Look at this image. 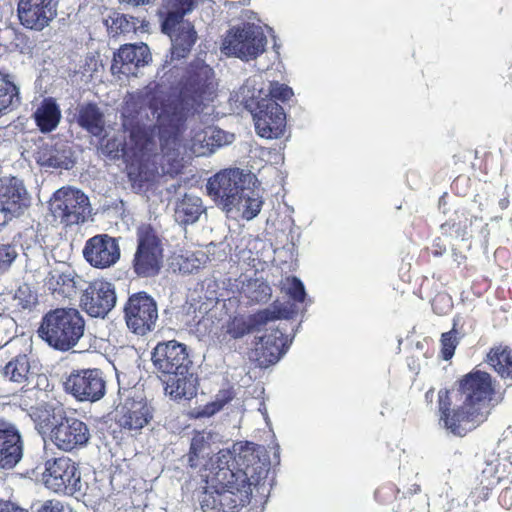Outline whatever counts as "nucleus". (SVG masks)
I'll use <instances>...</instances> for the list:
<instances>
[{
  "label": "nucleus",
  "instance_id": "603ef678",
  "mask_svg": "<svg viewBox=\"0 0 512 512\" xmlns=\"http://www.w3.org/2000/svg\"><path fill=\"white\" fill-rule=\"evenodd\" d=\"M489 490L490 488L488 486H483L480 488H476L472 493V497H474L476 494H478L477 498L479 500H486L489 496Z\"/></svg>",
  "mask_w": 512,
  "mask_h": 512
},
{
  "label": "nucleus",
  "instance_id": "5701e85b",
  "mask_svg": "<svg viewBox=\"0 0 512 512\" xmlns=\"http://www.w3.org/2000/svg\"><path fill=\"white\" fill-rule=\"evenodd\" d=\"M36 162L41 166L70 169L73 166L69 145L61 140H39L34 152Z\"/></svg>",
  "mask_w": 512,
  "mask_h": 512
},
{
  "label": "nucleus",
  "instance_id": "f03ea898",
  "mask_svg": "<svg viewBox=\"0 0 512 512\" xmlns=\"http://www.w3.org/2000/svg\"><path fill=\"white\" fill-rule=\"evenodd\" d=\"M270 462L265 448L253 443H236L221 449L205 465L207 488L200 497L203 512H237L247 505L252 487L267 477Z\"/></svg>",
  "mask_w": 512,
  "mask_h": 512
},
{
  "label": "nucleus",
  "instance_id": "ea45409f",
  "mask_svg": "<svg viewBox=\"0 0 512 512\" xmlns=\"http://www.w3.org/2000/svg\"><path fill=\"white\" fill-rule=\"evenodd\" d=\"M39 392L40 391L34 389L30 390L28 391V395H26V397L31 398L32 396H37ZM20 405L24 410L28 411L29 416L39 429H43L48 426V422L50 420V411L46 407H43L42 405H29L25 400V396H22Z\"/></svg>",
  "mask_w": 512,
  "mask_h": 512
},
{
  "label": "nucleus",
  "instance_id": "a878e982",
  "mask_svg": "<svg viewBox=\"0 0 512 512\" xmlns=\"http://www.w3.org/2000/svg\"><path fill=\"white\" fill-rule=\"evenodd\" d=\"M154 409L143 397L128 398L120 409L119 425L130 431H140L153 418Z\"/></svg>",
  "mask_w": 512,
  "mask_h": 512
},
{
  "label": "nucleus",
  "instance_id": "7c9ffc66",
  "mask_svg": "<svg viewBox=\"0 0 512 512\" xmlns=\"http://www.w3.org/2000/svg\"><path fill=\"white\" fill-rule=\"evenodd\" d=\"M4 378L21 386L28 385L34 378L30 360L26 354L13 357L2 370Z\"/></svg>",
  "mask_w": 512,
  "mask_h": 512
},
{
  "label": "nucleus",
  "instance_id": "79ce46f5",
  "mask_svg": "<svg viewBox=\"0 0 512 512\" xmlns=\"http://www.w3.org/2000/svg\"><path fill=\"white\" fill-rule=\"evenodd\" d=\"M456 323L454 322L453 328L441 335V354L444 360H450L459 344L458 331L456 330Z\"/></svg>",
  "mask_w": 512,
  "mask_h": 512
},
{
  "label": "nucleus",
  "instance_id": "39448f33",
  "mask_svg": "<svg viewBox=\"0 0 512 512\" xmlns=\"http://www.w3.org/2000/svg\"><path fill=\"white\" fill-rule=\"evenodd\" d=\"M250 86L247 82L238 93L237 100L250 110L257 134L266 139H274L283 135L286 127V114L281 105L267 97L249 96ZM263 91H259V95Z\"/></svg>",
  "mask_w": 512,
  "mask_h": 512
},
{
  "label": "nucleus",
  "instance_id": "ddd939ff",
  "mask_svg": "<svg viewBox=\"0 0 512 512\" xmlns=\"http://www.w3.org/2000/svg\"><path fill=\"white\" fill-rule=\"evenodd\" d=\"M254 179L251 172L239 168L224 169L208 180V194L223 209L224 204L233 203L234 197Z\"/></svg>",
  "mask_w": 512,
  "mask_h": 512
},
{
  "label": "nucleus",
  "instance_id": "423d86ee",
  "mask_svg": "<svg viewBox=\"0 0 512 512\" xmlns=\"http://www.w3.org/2000/svg\"><path fill=\"white\" fill-rule=\"evenodd\" d=\"M267 43V37L260 25L243 23L227 31L221 51L227 56L250 61L265 52Z\"/></svg>",
  "mask_w": 512,
  "mask_h": 512
},
{
  "label": "nucleus",
  "instance_id": "c756f323",
  "mask_svg": "<svg viewBox=\"0 0 512 512\" xmlns=\"http://www.w3.org/2000/svg\"><path fill=\"white\" fill-rule=\"evenodd\" d=\"M105 24L112 36L144 33L149 25L144 18L128 16L118 12L109 15Z\"/></svg>",
  "mask_w": 512,
  "mask_h": 512
},
{
  "label": "nucleus",
  "instance_id": "864d4df0",
  "mask_svg": "<svg viewBox=\"0 0 512 512\" xmlns=\"http://www.w3.org/2000/svg\"><path fill=\"white\" fill-rule=\"evenodd\" d=\"M509 205V200L507 198L500 199L499 206L502 210L506 209Z\"/></svg>",
  "mask_w": 512,
  "mask_h": 512
},
{
  "label": "nucleus",
  "instance_id": "393cba45",
  "mask_svg": "<svg viewBox=\"0 0 512 512\" xmlns=\"http://www.w3.org/2000/svg\"><path fill=\"white\" fill-rule=\"evenodd\" d=\"M135 6L148 4L151 0H119ZM199 0H159L158 15L162 20V31H169L184 21L193 12Z\"/></svg>",
  "mask_w": 512,
  "mask_h": 512
},
{
  "label": "nucleus",
  "instance_id": "9b49d317",
  "mask_svg": "<svg viewBox=\"0 0 512 512\" xmlns=\"http://www.w3.org/2000/svg\"><path fill=\"white\" fill-rule=\"evenodd\" d=\"M137 249L133 259L134 271L138 276L155 275L162 262L161 241L149 225H142L137 230Z\"/></svg>",
  "mask_w": 512,
  "mask_h": 512
},
{
  "label": "nucleus",
  "instance_id": "49530a36",
  "mask_svg": "<svg viewBox=\"0 0 512 512\" xmlns=\"http://www.w3.org/2000/svg\"><path fill=\"white\" fill-rule=\"evenodd\" d=\"M205 259L206 256L203 252L191 254L190 256H187L182 263H180V270L185 273H191L194 270L199 269L205 262Z\"/></svg>",
  "mask_w": 512,
  "mask_h": 512
},
{
  "label": "nucleus",
  "instance_id": "6e6552de",
  "mask_svg": "<svg viewBox=\"0 0 512 512\" xmlns=\"http://www.w3.org/2000/svg\"><path fill=\"white\" fill-rule=\"evenodd\" d=\"M293 309L289 303L274 302L271 306L252 315H236L223 327V340L228 336L231 339H240L252 331H258L262 326L278 319H288Z\"/></svg>",
  "mask_w": 512,
  "mask_h": 512
},
{
  "label": "nucleus",
  "instance_id": "a211bd4d",
  "mask_svg": "<svg viewBox=\"0 0 512 512\" xmlns=\"http://www.w3.org/2000/svg\"><path fill=\"white\" fill-rule=\"evenodd\" d=\"M116 293L112 283L96 280L84 290L80 303L88 315L104 318L116 304Z\"/></svg>",
  "mask_w": 512,
  "mask_h": 512
},
{
  "label": "nucleus",
  "instance_id": "a19ab883",
  "mask_svg": "<svg viewBox=\"0 0 512 512\" xmlns=\"http://www.w3.org/2000/svg\"><path fill=\"white\" fill-rule=\"evenodd\" d=\"M282 290L295 302H303L306 297V291L302 281L295 277H287L282 282Z\"/></svg>",
  "mask_w": 512,
  "mask_h": 512
},
{
  "label": "nucleus",
  "instance_id": "5fc2aeb1",
  "mask_svg": "<svg viewBox=\"0 0 512 512\" xmlns=\"http://www.w3.org/2000/svg\"><path fill=\"white\" fill-rule=\"evenodd\" d=\"M451 226L449 223H444L441 225V230L443 231V233H447L448 229H450Z\"/></svg>",
  "mask_w": 512,
  "mask_h": 512
},
{
  "label": "nucleus",
  "instance_id": "6ab92c4d",
  "mask_svg": "<svg viewBox=\"0 0 512 512\" xmlns=\"http://www.w3.org/2000/svg\"><path fill=\"white\" fill-rule=\"evenodd\" d=\"M50 438L58 449L70 452L88 443L90 431L83 421L65 417L51 429Z\"/></svg>",
  "mask_w": 512,
  "mask_h": 512
},
{
  "label": "nucleus",
  "instance_id": "c9c22d12",
  "mask_svg": "<svg viewBox=\"0 0 512 512\" xmlns=\"http://www.w3.org/2000/svg\"><path fill=\"white\" fill-rule=\"evenodd\" d=\"M45 285L52 293H58L64 297H71L76 292V280L70 272L59 268L49 271L45 278Z\"/></svg>",
  "mask_w": 512,
  "mask_h": 512
},
{
  "label": "nucleus",
  "instance_id": "c03bdc74",
  "mask_svg": "<svg viewBox=\"0 0 512 512\" xmlns=\"http://www.w3.org/2000/svg\"><path fill=\"white\" fill-rule=\"evenodd\" d=\"M17 256L18 251L15 245H0V274L9 270Z\"/></svg>",
  "mask_w": 512,
  "mask_h": 512
},
{
  "label": "nucleus",
  "instance_id": "de8ad7c7",
  "mask_svg": "<svg viewBox=\"0 0 512 512\" xmlns=\"http://www.w3.org/2000/svg\"><path fill=\"white\" fill-rule=\"evenodd\" d=\"M37 512H71L66 508L60 501L48 500L42 503L38 508Z\"/></svg>",
  "mask_w": 512,
  "mask_h": 512
},
{
  "label": "nucleus",
  "instance_id": "f3484780",
  "mask_svg": "<svg viewBox=\"0 0 512 512\" xmlns=\"http://www.w3.org/2000/svg\"><path fill=\"white\" fill-rule=\"evenodd\" d=\"M57 9L58 0H19L17 16L23 27L42 31L57 16Z\"/></svg>",
  "mask_w": 512,
  "mask_h": 512
},
{
  "label": "nucleus",
  "instance_id": "8fccbe9b",
  "mask_svg": "<svg viewBox=\"0 0 512 512\" xmlns=\"http://www.w3.org/2000/svg\"><path fill=\"white\" fill-rule=\"evenodd\" d=\"M0 512H26L16 504L0 499Z\"/></svg>",
  "mask_w": 512,
  "mask_h": 512
},
{
  "label": "nucleus",
  "instance_id": "cd10ccee",
  "mask_svg": "<svg viewBox=\"0 0 512 512\" xmlns=\"http://www.w3.org/2000/svg\"><path fill=\"white\" fill-rule=\"evenodd\" d=\"M165 384V392L175 400L190 399L196 395L197 377L191 372V367H185L161 377Z\"/></svg>",
  "mask_w": 512,
  "mask_h": 512
},
{
  "label": "nucleus",
  "instance_id": "9d476101",
  "mask_svg": "<svg viewBox=\"0 0 512 512\" xmlns=\"http://www.w3.org/2000/svg\"><path fill=\"white\" fill-rule=\"evenodd\" d=\"M217 87L213 69L203 61H196L190 67L184 96L193 102L194 110L201 113L216 98Z\"/></svg>",
  "mask_w": 512,
  "mask_h": 512
},
{
  "label": "nucleus",
  "instance_id": "3c124183",
  "mask_svg": "<svg viewBox=\"0 0 512 512\" xmlns=\"http://www.w3.org/2000/svg\"><path fill=\"white\" fill-rule=\"evenodd\" d=\"M224 402L217 400L205 407L204 413L206 415H212L222 409Z\"/></svg>",
  "mask_w": 512,
  "mask_h": 512
},
{
  "label": "nucleus",
  "instance_id": "bb28decb",
  "mask_svg": "<svg viewBox=\"0 0 512 512\" xmlns=\"http://www.w3.org/2000/svg\"><path fill=\"white\" fill-rule=\"evenodd\" d=\"M262 198L257 191L247 185L233 199V203L224 204V210L230 217H241L246 220H252L261 211Z\"/></svg>",
  "mask_w": 512,
  "mask_h": 512
},
{
  "label": "nucleus",
  "instance_id": "dca6fc26",
  "mask_svg": "<svg viewBox=\"0 0 512 512\" xmlns=\"http://www.w3.org/2000/svg\"><path fill=\"white\" fill-rule=\"evenodd\" d=\"M28 192L16 177L0 179V226L23 214L28 207Z\"/></svg>",
  "mask_w": 512,
  "mask_h": 512
},
{
  "label": "nucleus",
  "instance_id": "7ed1b4c3",
  "mask_svg": "<svg viewBox=\"0 0 512 512\" xmlns=\"http://www.w3.org/2000/svg\"><path fill=\"white\" fill-rule=\"evenodd\" d=\"M494 387L490 374L473 370L466 374L456 391L440 390V425L455 436H464L489 416Z\"/></svg>",
  "mask_w": 512,
  "mask_h": 512
},
{
  "label": "nucleus",
  "instance_id": "72a5a7b5",
  "mask_svg": "<svg viewBox=\"0 0 512 512\" xmlns=\"http://www.w3.org/2000/svg\"><path fill=\"white\" fill-rule=\"evenodd\" d=\"M218 435L211 431H202L194 435L191 440L188 463L192 468L199 466V460L205 458L213 451Z\"/></svg>",
  "mask_w": 512,
  "mask_h": 512
},
{
  "label": "nucleus",
  "instance_id": "c85d7f7f",
  "mask_svg": "<svg viewBox=\"0 0 512 512\" xmlns=\"http://www.w3.org/2000/svg\"><path fill=\"white\" fill-rule=\"evenodd\" d=\"M163 32L171 40V59L185 58L197 40V32L189 21H182L175 28Z\"/></svg>",
  "mask_w": 512,
  "mask_h": 512
},
{
  "label": "nucleus",
  "instance_id": "2f4dec72",
  "mask_svg": "<svg viewBox=\"0 0 512 512\" xmlns=\"http://www.w3.org/2000/svg\"><path fill=\"white\" fill-rule=\"evenodd\" d=\"M205 211L200 197L192 194H185L184 197L176 202L174 209L175 221L182 225L193 224L197 222Z\"/></svg>",
  "mask_w": 512,
  "mask_h": 512
},
{
  "label": "nucleus",
  "instance_id": "58836bf2",
  "mask_svg": "<svg viewBox=\"0 0 512 512\" xmlns=\"http://www.w3.org/2000/svg\"><path fill=\"white\" fill-rule=\"evenodd\" d=\"M19 102L18 87L6 76L0 74V115L16 107Z\"/></svg>",
  "mask_w": 512,
  "mask_h": 512
},
{
  "label": "nucleus",
  "instance_id": "4be33fe9",
  "mask_svg": "<svg viewBox=\"0 0 512 512\" xmlns=\"http://www.w3.org/2000/svg\"><path fill=\"white\" fill-rule=\"evenodd\" d=\"M151 59L149 47L145 43L125 44L114 54L111 72L113 75L136 76L137 70Z\"/></svg>",
  "mask_w": 512,
  "mask_h": 512
},
{
  "label": "nucleus",
  "instance_id": "2eb2a0df",
  "mask_svg": "<svg viewBox=\"0 0 512 512\" xmlns=\"http://www.w3.org/2000/svg\"><path fill=\"white\" fill-rule=\"evenodd\" d=\"M290 343L291 340H288L281 329L271 328L262 336L254 338L248 352L249 360L260 368H267L276 364L286 354Z\"/></svg>",
  "mask_w": 512,
  "mask_h": 512
},
{
  "label": "nucleus",
  "instance_id": "09e8293b",
  "mask_svg": "<svg viewBox=\"0 0 512 512\" xmlns=\"http://www.w3.org/2000/svg\"><path fill=\"white\" fill-rule=\"evenodd\" d=\"M123 150V143L117 139L107 140V142L102 147V151L111 157H117L119 152Z\"/></svg>",
  "mask_w": 512,
  "mask_h": 512
},
{
  "label": "nucleus",
  "instance_id": "4468645a",
  "mask_svg": "<svg viewBox=\"0 0 512 512\" xmlns=\"http://www.w3.org/2000/svg\"><path fill=\"white\" fill-rule=\"evenodd\" d=\"M124 318L129 330L138 335H145L155 328L158 319L157 304L147 293H135L125 304Z\"/></svg>",
  "mask_w": 512,
  "mask_h": 512
},
{
  "label": "nucleus",
  "instance_id": "1a4fd4ad",
  "mask_svg": "<svg viewBox=\"0 0 512 512\" xmlns=\"http://www.w3.org/2000/svg\"><path fill=\"white\" fill-rule=\"evenodd\" d=\"M89 199L80 190L62 187L57 190L49 202V209L55 223L65 226L84 222L89 213Z\"/></svg>",
  "mask_w": 512,
  "mask_h": 512
},
{
  "label": "nucleus",
  "instance_id": "20e7f679",
  "mask_svg": "<svg viewBox=\"0 0 512 512\" xmlns=\"http://www.w3.org/2000/svg\"><path fill=\"white\" fill-rule=\"evenodd\" d=\"M85 320L75 308H57L42 318L38 329L39 337L59 351L74 348L84 336Z\"/></svg>",
  "mask_w": 512,
  "mask_h": 512
},
{
  "label": "nucleus",
  "instance_id": "0eeeda50",
  "mask_svg": "<svg viewBox=\"0 0 512 512\" xmlns=\"http://www.w3.org/2000/svg\"><path fill=\"white\" fill-rule=\"evenodd\" d=\"M43 481L55 493L83 495L86 491V483L81 480L76 463L64 456L46 461Z\"/></svg>",
  "mask_w": 512,
  "mask_h": 512
},
{
  "label": "nucleus",
  "instance_id": "4c0bfd02",
  "mask_svg": "<svg viewBox=\"0 0 512 512\" xmlns=\"http://www.w3.org/2000/svg\"><path fill=\"white\" fill-rule=\"evenodd\" d=\"M240 293L249 303H265L270 299L272 289L263 279H247L242 281Z\"/></svg>",
  "mask_w": 512,
  "mask_h": 512
},
{
  "label": "nucleus",
  "instance_id": "473e14b6",
  "mask_svg": "<svg viewBox=\"0 0 512 512\" xmlns=\"http://www.w3.org/2000/svg\"><path fill=\"white\" fill-rule=\"evenodd\" d=\"M61 110L54 98H45L34 112L36 125L43 133L57 128L61 120Z\"/></svg>",
  "mask_w": 512,
  "mask_h": 512
},
{
  "label": "nucleus",
  "instance_id": "f8f14e48",
  "mask_svg": "<svg viewBox=\"0 0 512 512\" xmlns=\"http://www.w3.org/2000/svg\"><path fill=\"white\" fill-rule=\"evenodd\" d=\"M64 385L65 390L79 402L94 403L106 394V378L98 368L74 370Z\"/></svg>",
  "mask_w": 512,
  "mask_h": 512
},
{
  "label": "nucleus",
  "instance_id": "a18cd8bd",
  "mask_svg": "<svg viewBox=\"0 0 512 512\" xmlns=\"http://www.w3.org/2000/svg\"><path fill=\"white\" fill-rule=\"evenodd\" d=\"M14 300L23 309H31L37 303V296L29 286L23 285L15 293Z\"/></svg>",
  "mask_w": 512,
  "mask_h": 512
},
{
  "label": "nucleus",
  "instance_id": "b1692460",
  "mask_svg": "<svg viewBox=\"0 0 512 512\" xmlns=\"http://www.w3.org/2000/svg\"><path fill=\"white\" fill-rule=\"evenodd\" d=\"M23 457V440L19 429L0 418V468L12 469Z\"/></svg>",
  "mask_w": 512,
  "mask_h": 512
},
{
  "label": "nucleus",
  "instance_id": "e433bc0d",
  "mask_svg": "<svg viewBox=\"0 0 512 512\" xmlns=\"http://www.w3.org/2000/svg\"><path fill=\"white\" fill-rule=\"evenodd\" d=\"M77 122L83 129L93 136H101L104 132V115L95 104L81 106Z\"/></svg>",
  "mask_w": 512,
  "mask_h": 512
},
{
  "label": "nucleus",
  "instance_id": "412c9836",
  "mask_svg": "<svg viewBox=\"0 0 512 512\" xmlns=\"http://www.w3.org/2000/svg\"><path fill=\"white\" fill-rule=\"evenodd\" d=\"M83 256L95 268H109L119 260L120 247L115 238L99 234L86 241Z\"/></svg>",
  "mask_w": 512,
  "mask_h": 512
},
{
  "label": "nucleus",
  "instance_id": "37998d69",
  "mask_svg": "<svg viewBox=\"0 0 512 512\" xmlns=\"http://www.w3.org/2000/svg\"><path fill=\"white\" fill-rule=\"evenodd\" d=\"M294 92L291 87L286 84L273 81L269 83L268 92L264 94V97L270 98L276 102V100L286 102L292 98Z\"/></svg>",
  "mask_w": 512,
  "mask_h": 512
},
{
  "label": "nucleus",
  "instance_id": "f704fd0d",
  "mask_svg": "<svg viewBox=\"0 0 512 512\" xmlns=\"http://www.w3.org/2000/svg\"><path fill=\"white\" fill-rule=\"evenodd\" d=\"M486 363L505 381L512 384V352L508 347L494 346L486 356Z\"/></svg>",
  "mask_w": 512,
  "mask_h": 512
},
{
  "label": "nucleus",
  "instance_id": "f257e3e1",
  "mask_svg": "<svg viewBox=\"0 0 512 512\" xmlns=\"http://www.w3.org/2000/svg\"><path fill=\"white\" fill-rule=\"evenodd\" d=\"M149 108L153 119L156 120L161 145V154L154 155V162L160 164L163 174H178L188 151L191 155L203 156L234 141V134L208 126L194 132L188 148L182 143L179 134V128L184 121L182 109L174 103H165L162 95L158 94L149 99ZM123 126L129 131L130 141L139 154L142 157L149 156L155 147V125H133L130 120L125 119Z\"/></svg>",
  "mask_w": 512,
  "mask_h": 512
},
{
  "label": "nucleus",
  "instance_id": "aec40b11",
  "mask_svg": "<svg viewBox=\"0 0 512 512\" xmlns=\"http://www.w3.org/2000/svg\"><path fill=\"white\" fill-rule=\"evenodd\" d=\"M152 362L160 378L191 366L186 346L175 340L158 343L152 352Z\"/></svg>",
  "mask_w": 512,
  "mask_h": 512
}]
</instances>
